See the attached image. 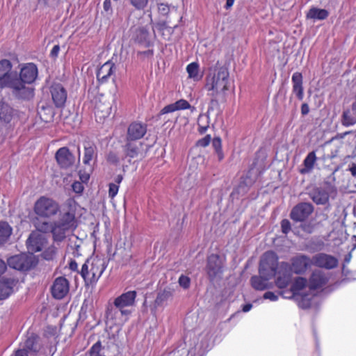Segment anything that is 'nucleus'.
Here are the masks:
<instances>
[{
	"label": "nucleus",
	"mask_w": 356,
	"mask_h": 356,
	"mask_svg": "<svg viewBox=\"0 0 356 356\" xmlns=\"http://www.w3.org/2000/svg\"><path fill=\"white\" fill-rule=\"evenodd\" d=\"M38 70L35 64H23L19 74L14 72L11 83L12 94L17 99H29L34 95L33 89L28 85L33 83L38 77Z\"/></svg>",
	"instance_id": "obj_1"
},
{
	"label": "nucleus",
	"mask_w": 356,
	"mask_h": 356,
	"mask_svg": "<svg viewBox=\"0 0 356 356\" xmlns=\"http://www.w3.org/2000/svg\"><path fill=\"white\" fill-rule=\"evenodd\" d=\"M229 73L224 66H215L209 68L205 78L204 88L211 101H217L228 90Z\"/></svg>",
	"instance_id": "obj_2"
},
{
	"label": "nucleus",
	"mask_w": 356,
	"mask_h": 356,
	"mask_svg": "<svg viewBox=\"0 0 356 356\" xmlns=\"http://www.w3.org/2000/svg\"><path fill=\"white\" fill-rule=\"evenodd\" d=\"M106 269L104 259L99 257L88 259L83 264L80 274L86 284H92L97 282Z\"/></svg>",
	"instance_id": "obj_3"
},
{
	"label": "nucleus",
	"mask_w": 356,
	"mask_h": 356,
	"mask_svg": "<svg viewBox=\"0 0 356 356\" xmlns=\"http://www.w3.org/2000/svg\"><path fill=\"white\" fill-rule=\"evenodd\" d=\"M341 245V252H338V259L335 258V267L337 266L338 260L342 261V271L346 273V265L349 264L352 258L351 252L353 248L350 246L348 241V234L344 229L341 227L335 233V246Z\"/></svg>",
	"instance_id": "obj_4"
},
{
	"label": "nucleus",
	"mask_w": 356,
	"mask_h": 356,
	"mask_svg": "<svg viewBox=\"0 0 356 356\" xmlns=\"http://www.w3.org/2000/svg\"><path fill=\"white\" fill-rule=\"evenodd\" d=\"M59 204L52 198L41 196L34 204L33 210L38 216L49 218L57 214Z\"/></svg>",
	"instance_id": "obj_5"
},
{
	"label": "nucleus",
	"mask_w": 356,
	"mask_h": 356,
	"mask_svg": "<svg viewBox=\"0 0 356 356\" xmlns=\"http://www.w3.org/2000/svg\"><path fill=\"white\" fill-rule=\"evenodd\" d=\"M278 257L273 251L265 252L260 260L259 274L268 277H273L276 275V271L279 269Z\"/></svg>",
	"instance_id": "obj_6"
},
{
	"label": "nucleus",
	"mask_w": 356,
	"mask_h": 356,
	"mask_svg": "<svg viewBox=\"0 0 356 356\" xmlns=\"http://www.w3.org/2000/svg\"><path fill=\"white\" fill-rule=\"evenodd\" d=\"M131 311L128 309L118 308L114 305H110L106 312L108 322L113 325L122 326L129 318Z\"/></svg>",
	"instance_id": "obj_7"
},
{
	"label": "nucleus",
	"mask_w": 356,
	"mask_h": 356,
	"mask_svg": "<svg viewBox=\"0 0 356 356\" xmlns=\"http://www.w3.org/2000/svg\"><path fill=\"white\" fill-rule=\"evenodd\" d=\"M76 202L72 199L66 200L63 207V213L60 214L58 223L72 229L75 224Z\"/></svg>",
	"instance_id": "obj_8"
},
{
	"label": "nucleus",
	"mask_w": 356,
	"mask_h": 356,
	"mask_svg": "<svg viewBox=\"0 0 356 356\" xmlns=\"http://www.w3.org/2000/svg\"><path fill=\"white\" fill-rule=\"evenodd\" d=\"M7 263L10 268L22 271L29 270L35 266L33 257L25 254L10 257Z\"/></svg>",
	"instance_id": "obj_9"
},
{
	"label": "nucleus",
	"mask_w": 356,
	"mask_h": 356,
	"mask_svg": "<svg viewBox=\"0 0 356 356\" xmlns=\"http://www.w3.org/2000/svg\"><path fill=\"white\" fill-rule=\"evenodd\" d=\"M12 63L7 59L0 60V88H8L11 90V83L14 72Z\"/></svg>",
	"instance_id": "obj_10"
},
{
	"label": "nucleus",
	"mask_w": 356,
	"mask_h": 356,
	"mask_svg": "<svg viewBox=\"0 0 356 356\" xmlns=\"http://www.w3.org/2000/svg\"><path fill=\"white\" fill-rule=\"evenodd\" d=\"M313 211L314 207L310 203H300L293 208L290 217L294 221L301 222L307 218Z\"/></svg>",
	"instance_id": "obj_11"
},
{
	"label": "nucleus",
	"mask_w": 356,
	"mask_h": 356,
	"mask_svg": "<svg viewBox=\"0 0 356 356\" xmlns=\"http://www.w3.org/2000/svg\"><path fill=\"white\" fill-rule=\"evenodd\" d=\"M291 269L288 263L282 262L276 274L275 284L280 289L286 288L291 281Z\"/></svg>",
	"instance_id": "obj_12"
},
{
	"label": "nucleus",
	"mask_w": 356,
	"mask_h": 356,
	"mask_svg": "<svg viewBox=\"0 0 356 356\" xmlns=\"http://www.w3.org/2000/svg\"><path fill=\"white\" fill-rule=\"evenodd\" d=\"M69 289V281L64 277H57L51 287L53 297L58 300L63 298L68 293Z\"/></svg>",
	"instance_id": "obj_13"
},
{
	"label": "nucleus",
	"mask_w": 356,
	"mask_h": 356,
	"mask_svg": "<svg viewBox=\"0 0 356 356\" xmlns=\"http://www.w3.org/2000/svg\"><path fill=\"white\" fill-rule=\"evenodd\" d=\"M222 263L217 254H211L208 257L207 270L211 280L219 276L222 270Z\"/></svg>",
	"instance_id": "obj_14"
},
{
	"label": "nucleus",
	"mask_w": 356,
	"mask_h": 356,
	"mask_svg": "<svg viewBox=\"0 0 356 356\" xmlns=\"http://www.w3.org/2000/svg\"><path fill=\"white\" fill-rule=\"evenodd\" d=\"M52 100L56 107H63L67 99V91L60 83H54L50 88Z\"/></svg>",
	"instance_id": "obj_15"
},
{
	"label": "nucleus",
	"mask_w": 356,
	"mask_h": 356,
	"mask_svg": "<svg viewBox=\"0 0 356 356\" xmlns=\"http://www.w3.org/2000/svg\"><path fill=\"white\" fill-rule=\"evenodd\" d=\"M45 243L44 236L36 232L31 233L26 241L28 250L32 254L41 251Z\"/></svg>",
	"instance_id": "obj_16"
},
{
	"label": "nucleus",
	"mask_w": 356,
	"mask_h": 356,
	"mask_svg": "<svg viewBox=\"0 0 356 356\" xmlns=\"http://www.w3.org/2000/svg\"><path fill=\"white\" fill-rule=\"evenodd\" d=\"M147 132V125L140 122H132L128 127L127 140H137L142 138Z\"/></svg>",
	"instance_id": "obj_17"
},
{
	"label": "nucleus",
	"mask_w": 356,
	"mask_h": 356,
	"mask_svg": "<svg viewBox=\"0 0 356 356\" xmlns=\"http://www.w3.org/2000/svg\"><path fill=\"white\" fill-rule=\"evenodd\" d=\"M56 159L61 168H68L73 165L74 156L67 147H61L56 153Z\"/></svg>",
	"instance_id": "obj_18"
},
{
	"label": "nucleus",
	"mask_w": 356,
	"mask_h": 356,
	"mask_svg": "<svg viewBox=\"0 0 356 356\" xmlns=\"http://www.w3.org/2000/svg\"><path fill=\"white\" fill-rule=\"evenodd\" d=\"M312 264V260L305 255H298L291 259V269L296 274H301Z\"/></svg>",
	"instance_id": "obj_19"
},
{
	"label": "nucleus",
	"mask_w": 356,
	"mask_h": 356,
	"mask_svg": "<svg viewBox=\"0 0 356 356\" xmlns=\"http://www.w3.org/2000/svg\"><path fill=\"white\" fill-rule=\"evenodd\" d=\"M328 277L321 270H314L309 280V286L311 289H317L324 286L328 282Z\"/></svg>",
	"instance_id": "obj_20"
},
{
	"label": "nucleus",
	"mask_w": 356,
	"mask_h": 356,
	"mask_svg": "<svg viewBox=\"0 0 356 356\" xmlns=\"http://www.w3.org/2000/svg\"><path fill=\"white\" fill-rule=\"evenodd\" d=\"M136 297V292L135 291H127L117 297L114 300L113 305L118 308L126 309V307L134 305Z\"/></svg>",
	"instance_id": "obj_21"
},
{
	"label": "nucleus",
	"mask_w": 356,
	"mask_h": 356,
	"mask_svg": "<svg viewBox=\"0 0 356 356\" xmlns=\"http://www.w3.org/2000/svg\"><path fill=\"white\" fill-rule=\"evenodd\" d=\"M124 150L127 156L130 158L143 157V145L140 142L127 140Z\"/></svg>",
	"instance_id": "obj_22"
},
{
	"label": "nucleus",
	"mask_w": 356,
	"mask_h": 356,
	"mask_svg": "<svg viewBox=\"0 0 356 356\" xmlns=\"http://www.w3.org/2000/svg\"><path fill=\"white\" fill-rule=\"evenodd\" d=\"M17 116V111L9 104L0 102V123L9 124Z\"/></svg>",
	"instance_id": "obj_23"
},
{
	"label": "nucleus",
	"mask_w": 356,
	"mask_h": 356,
	"mask_svg": "<svg viewBox=\"0 0 356 356\" xmlns=\"http://www.w3.org/2000/svg\"><path fill=\"white\" fill-rule=\"evenodd\" d=\"M115 64L108 60L106 62L97 72V78L99 82L104 83L113 74L115 71Z\"/></svg>",
	"instance_id": "obj_24"
},
{
	"label": "nucleus",
	"mask_w": 356,
	"mask_h": 356,
	"mask_svg": "<svg viewBox=\"0 0 356 356\" xmlns=\"http://www.w3.org/2000/svg\"><path fill=\"white\" fill-rule=\"evenodd\" d=\"M312 264L327 269L334 268V257L325 254H317L312 258Z\"/></svg>",
	"instance_id": "obj_25"
},
{
	"label": "nucleus",
	"mask_w": 356,
	"mask_h": 356,
	"mask_svg": "<svg viewBox=\"0 0 356 356\" xmlns=\"http://www.w3.org/2000/svg\"><path fill=\"white\" fill-rule=\"evenodd\" d=\"M15 279L6 278L0 281V300L8 298L13 292V288L17 284Z\"/></svg>",
	"instance_id": "obj_26"
},
{
	"label": "nucleus",
	"mask_w": 356,
	"mask_h": 356,
	"mask_svg": "<svg viewBox=\"0 0 356 356\" xmlns=\"http://www.w3.org/2000/svg\"><path fill=\"white\" fill-rule=\"evenodd\" d=\"M136 40L145 47L151 46L152 44V38L149 33V27L143 26L138 28L136 31Z\"/></svg>",
	"instance_id": "obj_27"
},
{
	"label": "nucleus",
	"mask_w": 356,
	"mask_h": 356,
	"mask_svg": "<svg viewBox=\"0 0 356 356\" xmlns=\"http://www.w3.org/2000/svg\"><path fill=\"white\" fill-rule=\"evenodd\" d=\"M291 80L293 83V92L300 100H302L304 97L302 74L300 72L293 73Z\"/></svg>",
	"instance_id": "obj_28"
},
{
	"label": "nucleus",
	"mask_w": 356,
	"mask_h": 356,
	"mask_svg": "<svg viewBox=\"0 0 356 356\" xmlns=\"http://www.w3.org/2000/svg\"><path fill=\"white\" fill-rule=\"evenodd\" d=\"M97 147L95 145L86 143L84 145V156L83 162L85 165H90L91 161L97 159Z\"/></svg>",
	"instance_id": "obj_29"
},
{
	"label": "nucleus",
	"mask_w": 356,
	"mask_h": 356,
	"mask_svg": "<svg viewBox=\"0 0 356 356\" xmlns=\"http://www.w3.org/2000/svg\"><path fill=\"white\" fill-rule=\"evenodd\" d=\"M70 229L55 221L53 222L51 233L55 241H62L66 237V232Z\"/></svg>",
	"instance_id": "obj_30"
},
{
	"label": "nucleus",
	"mask_w": 356,
	"mask_h": 356,
	"mask_svg": "<svg viewBox=\"0 0 356 356\" xmlns=\"http://www.w3.org/2000/svg\"><path fill=\"white\" fill-rule=\"evenodd\" d=\"M190 104L185 99H179L176 102L167 105L161 111V114L172 113L181 109H186L190 108Z\"/></svg>",
	"instance_id": "obj_31"
},
{
	"label": "nucleus",
	"mask_w": 356,
	"mask_h": 356,
	"mask_svg": "<svg viewBox=\"0 0 356 356\" xmlns=\"http://www.w3.org/2000/svg\"><path fill=\"white\" fill-rule=\"evenodd\" d=\"M271 278L259 274V276L252 277L251 284L256 290L263 291L269 287L268 280Z\"/></svg>",
	"instance_id": "obj_32"
},
{
	"label": "nucleus",
	"mask_w": 356,
	"mask_h": 356,
	"mask_svg": "<svg viewBox=\"0 0 356 356\" xmlns=\"http://www.w3.org/2000/svg\"><path fill=\"white\" fill-rule=\"evenodd\" d=\"M186 72L188 74V78L194 81H200L203 76V73L200 70L199 64L196 62L188 64L186 67Z\"/></svg>",
	"instance_id": "obj_33"
},
{
	"label": "nucleus",
	"mask_w": 356,
	"mask_h": 356,
	"mask_svg": "<svg viewBox=\"0 0 356 356\" xmlns=\"http://www.w3.org/2000/svg\"><path fill=\"white\" fill-rule=\"evenodd\" d=\"M311 199L317 204H324L328 201V194L319 188L314 189L310 193Z\"/></svg>",
	"instance_id": "obj_34"
},
{
	"label": "nucleus",
	"mask_w": 356,
	"mask_h": 356,
	"mask_svg": "<svg viewBox=\"0 0 356 356\" xmlns=\"http://www.w3.org/2000/svg\"><path fill=\"white\" fill-rule=\"evenodd\" d=\"M328 12L325 9H321L315 7L311 8L307 12L306 17L307 19L313 20H323L327 17Z\"/></svg>",
	"instance_id": "obj_35"
},
{
	"label": "nucleus",
	"mask_w": 356,
	"mask_h": 356,
	"mask_svg": "<svg viewBox=\"0 0 356 356\" xmlns=\"http://www.w3.org/2000/svg\"><path fill=\"white\" fill-rule=\"evenodd\" d=\"M172 292L170 291V289H164L157 294V296L154 300V307L157 308L165 305L166 302L169 300L172 299Z\"/></svg>",
	"instance_id": "obj_36"
},
{
	"label": "nucleus",
	"mask_w": 356,
	"mask_h": 356,
	"mask_svg": "<svg viewBox=\"0 0 356 356\" xmlns=\"http://www.w3.org/2000/svg\"><path fill=\"white\" fill-rule=\"evenodd\" d=\"M38 337L34 334H31L25 340L23 348L22 350H25L27 353H35L38 351Z\"/></svg>",
	"instance_id": "obj_37"
},
{
	"label": "nucleus",
	"mask_w": 356,
	"mask_h": 356,
	"mask_svg": "<svg viewBox=\"0 0 356 356\" xmlns=\"http://www.w3.org/2000/svg\"><path fill=\"white\" fill-rule=\"evenodd\" d=\"M118 354V347L113 341H108L102 345V356H116Z\"/></svg>",
	"instance_id": "obj_38"
},
{
	"label": "nucleus",
	"mask_w": 356,
	"mask_h": 356,
	"mask_svg": "<svg viewBox=\"0 0 356 356\" xmlns=\"http://www.w3.org/2000/svg\"><path fill=\"white\" fill-rule=\"evenodd\" d=\"M316 160V156L315 152H309L303 161L305 168L300 170V173L306 174L309 172L314 168Z\"/></svg>",
	"instance_id": "obj_39"
},
{
	"label": "nucleus",
	"mask_w": 356,
	"mask_h": 356,
	"mask_svg": "<svg viewBox=\"0 0 356 356\" xmlns=\"http://www.w3.org/2000/svg\"><path fill=\"white\" fill-rule=\"evenodd\" d=\"M210 119L208 113H202L197 118L198 131L200 134H204L209 127Z\"/></svg>",
	"instance_id": "obj_40"
},
{
	"label": "nucleus",
	"mask_w": 356,
	"mask_h": 356,
	"mask_svg": "<svg viewBox=\"0 0 356 356\" xmlns=\"http://www.w3.org/2000/svg\"><path fill=\"white\" fill-rule=\"evenodd\" d=\"M12 234L11 227L6 222H0V245L6 243Z\"/></svg>",
	"instance_id": "obj_41"
},
{
	"label": "nucleus",
	"mask_w": 356,
	"mask_h": 356,
	"mask_svg": "<svg viewBox=\"0 0 356 356\" xmlns=\"http://www.w3.org/2000/svg\"><path fill=\"white\" fill-rule=\"evenodd\" d=\"M307 284V279L302 277L296 278L291 286L290 297L298 294L300 291L302 290L306 286Z\"/></svg>",
	"instance_id": "obj_42"
},
{
	"label": "nucleus",
	"mask_w": 356,
	"mask_h": 356,
	"mask_svg": "<svg viewBox=\"0 0 356 356\" xmlns=\"http://www.w3.org/2000/svg\"><path fill=\"white\" fill-rule=\"evenodd\" d=\"M38 113L44 121L50 120L54 115V112L50 106H41L39 107Z\"/></svg>",
	"instance_id": "obj_43"
},
{
	"label": "nucleus",
	"mask_w": 356,
	"mask_h": 356,
	"mask_svg": "<svg viewBox=\"0 0 356 356\" xmlns=\"http://www.w3.org/2000/svg\"><path fill=\"white\" fill-rule=\"evenodd\" d=\"M53 223L47 221H36L35 222V227L40 232L46 233L49 231H51Z\"/></svg>",
	"instance_id": "obj_44"
},
{
	"label": "nucleus",
	"mask_w": 356,
	"mask_h": 356,
	"mask_svg": "<svg viewBox=\"0 0 356 356\" xmlns=\"http://www.w3.org/2000/svg\"><path fill=\"white\" fill-rule=\"evenodd\" d=\"M343 124L346 125H353L356 123V114L350 111H345L343 113Z\"/></svg>",
	"instance_id": "obj_45"
},
{
	"label": "nucleus",
	"mask_w": 356,
	"mask_h": 356,
	"mask_svg": "<svg viewBox=\"0 0 356 356\" xmlns=\"http://www.w3.org/2000/svg\"><path fill=\"white\" fill-rule=\"evenodd\" d=\"M90 356H102V343L96 342L90 349Z\"/></svg>",
	"instance_id": "obj_46"
},
{
	"label": "nucleus",
	"mask_w": 356,
	"mask_h": 356,
	"mask_svg": "<svg viewBox=\"0 0 356 356\" xmlns=\"http://www.w3.org/2000/svg\"><path fill=\"white\" fill-rule=\"evenodd\" d=\"M149 0H130L131 4L137 10H143Z\"/></svg>",
	"instance_id": "obj_47"
},
{
	"label": "nucleus",
	"mask_w": 356,
	"mask_h": 356,
	"mask_svg": "<svg viewBox=\"0 0 356 356\" xmlns=\"http://www.w3.org/2000/svg\"><path fill=\"white\" fill-rule=\"evenodd\" d=\"M211 140L210 135H207L204 138L198 140L196 143V145L198 147H205L208 146Z\"/></svg>",
	"instance_id": "obj_48"
},
{
	"label": "nucleus",
	"mask_w": 356,
	"mask_h": 356,
	"mask_svg": "<svg viewBox=\"0 0 356 356\" xmlns=\"http://www.w3.org/2000/svg\"><path fill=\"white\" fill-rule=\"evenodd\" d=\"M190 278L184 275H181L179 278V284L184 289H188L190 286Z\"/></svg>",
	"instance_id": "obj_49"
},
{
	"label": "nucleus",
	"mask_w": 356,
	"mask_h": 356,
	"mask_svg": "<svg viewBox=\"0 0 356 356\" xmlns=\"http://www.w3.org/2000/svg\"><path fill=\"white\" fill-rule=\"evenodd\" d=\"M119 189V186L117 184H109V190H108V195L110 197L113 198L118 193Z\"/></svg>",
	"instance_id": "obj_50"
},
{
	"label": "nucleus",
	"mask_w": 356,
	"mask_h": 356,
	"mask_svg": "<svg viewBox=\"0 0 356 356\" xmlns=\"http://www.w3.org/2000/svg\"><path fill=\"white\" fill-rule=\"evenodd\" d=\"M110 110H111V106H108L104 110L101 111L102 115H100V118H102V117L105 118V117L108 116L110 114ZM99 111H100L99 106L97 105L95 107V115H97L99 114Z\"/></svg>",
	"instance_id": "obj_51"
},
{
	"label": "nucleus",
	"mask_w": 356,
	"mask_h": 356,
	"mask_svg": "<svg viewBox=\"0 0 356 356\" xmlns=\"http://www.w3.org/2000/svg\"><path fill=\"white\" fill-rule=\"evenodd\" d=\"M282 231L284 234H288L291 230V223L289 220L284 219L281 222Z\"/></svg>",
	"instance_id": "obj_52"
},
{
	"label": "nucleus",
	"mask_w": 356,
	"mask_h": 356,
	"mask_svg": "<svg viewBox=\"0 0 356 356\" xmlns=\"http://www.w3.org/2000/svg\"><path fill=\"white\" fill-rule=\"evenodd\" d=\"M72 188L73 191L76 193H81L83 191V186L82 183L79 181H74L72 185Z\"/></svg>",
	"instance_id": "obj_53"
},
{
	"label": "nucleus",
	"mask_w": 356,
	"mask_h": 356,
	"mask_svg": "<svg viewBox=\"0 0 356 356\" xmlns=\"http://www.w3.org/2000/svg\"><path fill=\"white\" fill-rule=\"evenodd\" d=\"M158 9L161 14L162 15H166L169 13L170 8L168 5L165 3H159L158 5Z\"/></svg>",
	"instance_id": "obj_54"
},
{
	"label": "nucleus",
	"mask_w": 356,
	"mask_h": 356,
	"mask_svg": "<svg viewBox=\"0 0 356 356\" xmlns=\"http://www.w3.org/2000/svg\"><path fill=\"white\" fill-rule=\"evenodd\" d=\"M212 145H213V148L215 149L216 152L221 150L222 149H221V146H222L221 139L218 137L214 138L212 141Z\"/></svg>",
	"instance_id": "obj_55"
},
{
	"label": "nucleus",
	"mask_w": 356,
	"mask_h": 356,
	"mask_svg": "<svg viewBox=\"0 0 356 356\" xmlns=\"http://www.w3.org/2000/svg\"><path fill=\"white\" fill-rule=\"evenodd\" d=\"M107 161L111 163L116 164L118 163L119 159H118V156L116 155V154H115L113 152H110L108 154Z\"/></svg>",
	"instance_id": "obj_56"
},
{
	"label": "nucleus",
	"mask_w": 356,
	"mask_h": 356,
	"mask_svg": "<svg viewBox=\"0 0 356 356\" xmlns=\"http://www.w3.org/2000/svg\"><path fill=\"white\" fill-rule=\"evenodd\" d=\"M264 298L269 299L271 301H276L278 299V296L275 295L273 292L267 291L264 293Z\"/></svg>",
	"instance_id": "obj_57"
},
{
	"label": "nucleus",
	"mask_w": 356,
	"mask_h": 356,
	"mask_svg": "<svg viewBox=\"0 0 356 356\" xmlns=\"http://www.w3.org/2000/svg\"><path fill=\"white\" fill-rule=\"evenodd\" d=\"M59 51H60L59 45H54L51 51V53H50L51 56L53 58L57 57L58 54L59 53Z\"/></svg>",
	"instance_id": "obj_58"
},
{
	"label": "nucleus",
	"mask_w": 356,
	"mask_h": 356,
	"mask_svg": "<svg viewBox=\"0 0 356 356\" xmlns=\"http://www.w3.org/2000/svg\"><path fill=\"white\" fill-rule=\"evenodd\" d=\"M7 266L4 261L0 259V276L5 273L6 270Z\"/></svg>",
	"instance_id": "obj_59"
},
{
	"label": "nucleus",
	"mask_w": 356,
	"mask_h": 356,
	"mask_svg": "<svg viewBox=\"0 0 356 356\" xmlns=\"http://www.w3.org/2000/svg\"><path fill=\"white\" fill-rule=\"evenodd\" d=\"M309 111V108L307 104H303L301 106V113L302 115H307Z\"/></svg>",
	"instance_id": "obj_60"
},
{
	"label": "nucleus",
	"mask_w": 356,
	"mask_h": 356,
	"mask_svg": "<svg viewBox=\"0 0 356 356\" xmlns=\"http://www.w3.org/2000/svg\"><path fill=\"white\" fill-rule=\"evenodd\" d=\"M111 8V3L110 0H105L104 2V9L105 11L108 12Z\"/></svg>",
	"instance_id": "obj_61"
},
{
	"label": "nucleus",
	"mask_w": 356,
	"mask_h": 356,
	"mask_svg": "<svg viewBox=\"0 0 356 356\" xmlns=\"http://www.w3.org/2000/svg\"><path fill=\"white\" fill-rule=\"evenodd\" d=\"M70 268L74 271L77 270V269H78L77 263L75 261H71L70 263Z\"/></svg>",
	"instance_id": "obj_62"
},
{
	"label": "nucleus",
	"mask_w": 356,
	"mask_h": 356,
	"mask_svg": "<svg viewBox=\"0 0 356 356\" xmlns=\"http://www.w3.org/2000/svg\"><path fill=\"white\" fill-rule=\"evenodd\" d=\"M15 356H29L28 353L25 350H18Z\"/></svg>",
	"instance_id": "obj_63"
},
{
	"label": "nucleus",
	"mask_w": 356,
	"mask_h": 356,
	"mask_svg": "<svg viewBox=\"0 0 356 356\" xmlns=\"http://www.w3.org/2000/svg\"><path fill=\"white\" fill-rule=\"evenodd\" d=\"M350 171L353 177H356V164H353L350 168Z\"/></svg>",
	"instance_id": "obj_64"
}]
</instances>
